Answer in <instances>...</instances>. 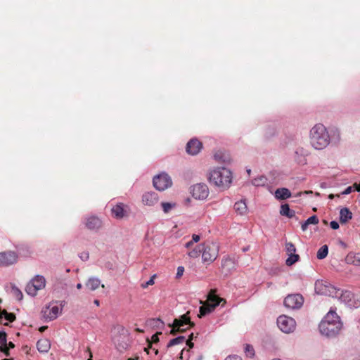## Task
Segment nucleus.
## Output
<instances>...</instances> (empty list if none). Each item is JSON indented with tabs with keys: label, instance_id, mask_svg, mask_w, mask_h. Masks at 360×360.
<instances>
[{
	"label": "nucleus",
	"instance_id": "obj_59",
	"mask_svg": "<svg viewBox=\"0 0 360 360\" xmlns=\"http://www.w3.org/2000/svg\"><path fill=\"white\" fill-rule=\"evenodd\" d=\"M153 350L155 351V354H158V349H153Z\"/></svg>",
	"mask_w": 360,
	"mask_h": 360
},
{
	"label": "nucleus",
	"instance_id": "obj_35",
	"mask_svg": "<svg viewBox=\"0 0 360 360\" xmlns=\"http://www.w3.org/2000/svg\"><path fill=\"white\" fill-rule=\"evenodd\" d=\"M202 253V248L200 245L195 248L193 250H191L188 255L190 257L192 258H197L200 256V255Z\"/></svg>",
	"mask_w": 360,
	"mask_h": 360
},
{
	"label": "nucleus",
	"instance_id": "obj_20",
	"mask_svg": "<svg viewBox=\"0 0 360 360\" xmlns=\"http://www.w3.org/2000/svg\"><path fill=\"white\" fill-rule=\"evenodd\" d=\"M37 348L39 352L46 353L51 348V344L47 339H40L37 342Z\"/></svg>",
	"mask_w": 360,
	"mask_h": 360
},
{
	"label": "nucleus",
	"instance_id": "obj_33",
	"mask_svg": "<svg viewBox=\"0 0 360 360\" xmlns=\"http://www.w3.org/2000/svg\"><path fill=\"white\" fill-rule=\"evenodd\" d=\"M185 341L184 336H178L177 338L172 339L167 344V347H170L179 344H181Z\"/></svg>",
	"mask_w": 360,
	"mask_h": 360
},
{
	"label": "nucleus",
	"instance_id": "obj_11",
	"mask_svg": "<svg viewBox=\"0 0 360 360\" xmlns=\"http://www.w3.org/2000/svg\"><path fill=\"white\" fill-rule=\"evenodd\" d=\"M304 302L303 297L300 294L288 295L284 300V306L290 309H300Z\"/></svg>",
	"mask_w": 360,
	"mask_h": 360
},
{
	"label": "nucleus",
	"instance_id": "obj_6",
	"mask_svg": "<svg viewBox=\"0 0 360 360\" xmlns=\"http://www.w3.org/2000/svg\"><path fill=\"white\" fill-rule=\"evenodd\" d=\"M190 193L195 200H204L210 194L208 186L205 183H198L190 187Z\"/></svg>",
	"mask_w": 360,
	"mask_h": 360
},
{
	"label": "nucleus",
	"instance_id": "obj_2",
	"mask_svg": "<svg viewBox=\"0 0 360 360\" xmlns=\"http://www.w3.org/2000/svg\"><path fill=\"white\" fill-rule=\"evenodd\" d=\"M208 181L210 184L225 190L230 187L232 182V173L226 167H216L209 172Z\"/></svg>",
	"mask_w": 360,
	"mask_h": 360
},
{
	"label": "nucleus",
	"instance_id": "obj_9",
	"mask_svg": "<svg viewBox=\"0 0 360 360\" xmlns=\"http://www.w3.org/2000/svg\"><path fill=\"white\" fill-rule=\"evenodd\" d=\"M342 327V322H335V325L324 321H321L319 324V330L321 334L328 337L336 335Z\"/></svg>",
	"mask_w": 360,
	"mask_h": 360
},
{
	"label": "nucleus",
	"instance_id": "obj_7",
	"mask_svg": "<svg viewBox=\"0 0 360 360\" xmlns=\"http://www.w3.org/2000/svg\"><path fill=\"white\" fill-rule=\"evenodd\" d=\"M277 325L279 329L285 333H291L296 328V322L294 319L286 315H281L277 319Z\"/></svg>",
	"mask_w": 360,
	"mask_h": 360
},
{
	"label": "nucleus",
	"instance_id": "obj_60",
	"mask_svg": "<svg viewBox=\"0 0 360 360\" xmlns=\"http://www.w3.org/2000/svg\"><path fill=\"white\" fill-rule=\"evenodd\" d=\"M304 193H306V194L312 193V191H305Z\"/></svg>",
	"mask_w": 360,
	"mask_h": 360
},
{
	"label": "nucleus",
	"instance_id": "obj_40",
	"mask_svg": "<svg viewBox=\"0 0 360 360\" xmlns=\"http://www.w3.org/2000/svg\"><path fill=\"white\" fill-rule=\"evenodd\" d=\"M149 323L151 326H154L156 327H160V326H163L164 323L160 319H153L149 321Z\"/></svg>",
	"mask_w": 360,
	"mask_h": 360
},
{
	"label": "nucleus",
	"instance_id": "obj_1",
	"mask_svg": "<svg viewBox=\"0 0 360 360\" xmlns=\"http://www.w3.org/2000/svg\"><path fill=\"white\" fill-rule=\"evenodd\" d=\"M309 139L311 146L316 150L324 149L330 143V136L326 127L320 123L311 129Z\"/></svg>",
	"mask_w": 360,
	"mask_h": 360
},
{
	"label": "nucleus",
	"instance_id": "obj_48",
	"mask_svg": "<svg viewBox=\"0 0 360 360\" xmlns=\"http://www.w3.org/2000/svg\"><path fill=\"white\" fill-rule=\"evenodd\" d=\"M15 345L12 342H10L8 344L7 343V347L5 348L6 352L8 353V349H13Z\"/></svg>",
	"mask_w": 360,
	"mask_h": 360
},
{
	"label": "nucleus",
	"instance_id": "obj_8",
	"mask_svg": "<svg viewBox=\"0 0 360 360\" xmlns=\"http://www.w3.org/2000/svg\"><path fill=\"white\" fill-rule=\"evenodd\" d=\"M193 326V323L191 322L190 319L186 315H183L179 319H175L172 324H169L172 328L170 333L174 335L177 331L184 332Z\"/></svg>",
	"mask_w": 360,
	"mask_h": 360
},
{
	"label": "nucleus",
	"instance_id": "obj_45",
	"mask_svg": "<svg viewBox=\"0 0 360 360\" xmlns=\"http://www.w3.org/2000/svg\"><path fill=\"white\" fill-rule=\"evenodd\" d=\"M352 186H348L342 193V195H348L352 191Z\"/></svg>",
	"mask_w": 360,
	"mask_h": 360
},
{
	"label": "nucleus",
	"instance_id": "obj_51",
	"mask_svg": "<svg viewBox=\"0 0 360 360\" xmlns=\"http://www.w3.org/2000/svg\"><path fill=\"white\" fill-rule=\"evenodd\" d=\"M295 212L294 210H290L288 215H287L286 217H288L289 218H292L293 217H295Z\"/></svg>",
	"mask_w": 360,
	"mask_h": 360
},
{
	"label": "nucleus",
	"instance_id": "obj_39",
	"mask_svg": "<svg viewBox=\"0 0 360 360\" xmlns=\"http://www.w3.org/2000/svg\"><path fill=\"white\" fill-rule=\"evenodd\" d=\"M290 207L288 204H284L281 206L280 214L283 216L288 215L290 212Z\"/></svg>",
	"mask_w": 360,
	"mask_h": 360
},
{
	"label": "nucleus",
	"instance_id": "obj_64",
	"mask_svg": "<svg viewBox=\"0 0 360 360\" xmlns=\"http://www.w3.org/2000/svg\"><path fill=\"white\" fill-rule=\"evenodd\" d=\"M358 264H360V257L356 260Z\"/></svg>",
	"mask_w": 360,
	"mask_h": 360
},
{
	"label": "nucleus",
	"instance_id": "obj_62",
	"mask_svg": "<svg viewBox=\"0 0 360 360\" xmlns=\"http://www.w3.org/2000/svg\"><path fill=\"white\" fill-rule=\"evenodd\" d=\"M136 330H137L138 332H141V333L143 332V330H141V329H139V328H137V329H136Z\"/></svg>",
	"mask_w": 360,
	"mask_h": 360
},
{
	"label": "nucleus",
	"instance_id": "obj_50",
	"mask_svg": "<svg viewBox=\"0 0 360 360\" xmlns=\"http://www.w3.org/2000/svg\"><path fill=\"white\" fill-rule=\"evenodd\" d=\"M352 186V189L354 188L356 191H360V183L359 184H354Z\"/></svg>",
	"mask_w": 360,
	"mask_h": 360
},
{
	"label": "nucleus",
	"instance_id": "obj_27",
	"mask_svg": "<svg viewBox=\"0 0 360 360\" xmlns=\"http://www.w3.org/2000/svg\"><path fill=\"white\" fill-rule=\"evenodd\" d=\"M0 350L5 353L6 356H9V353L6 352L5 348L7 347L6 333L4 331H0Z\"/></svg>",
	"mask_w": 360,
	"mask_h": 360
},
{
	"label": "nucleus",
	"instance_id": "obj_4",
	"mask_svg": "<svg viewBox=\"0 0 360 360\" xmlns=\"http://www.w3.org/2000/svg\"><path fill=\"white\" fill-rule=\"evenodd\" d=\"M202 259L204 263L213 262L219 255V245L216 243H207L202 245Z\"/></svg>",
	"mask_w": 360,
	"mask_h": 360
},
{
	"label": "nucleus",
	"instance_id": "obj_18",
	"mask_svg": "<svg viewBox=\"0 0 360 360\" xmlns=\"http://www.w3.org/2000/svg\"><path fill=\"white\" fill-rule=\"evenodd\" d=\"M306 150L303 148H298L295 151L294 160L299 165H304L307 163Z\"/></svg>",
	"mask_w": 360,
	"mask_h": 360
},
{
	"label": "nucleus",
	"instance_id": "obj_52",
	"mask_svg": "<svg viewBox=\"0 0 360 360\" xmlns=\"http://www.w3.org/2000/svg\"><path fill=\"white\" fill-rule=\"evenodd\" d=\"M186 345L190 347V348H192L193 347V343L191 342V340H188L186 341Z\"/></svg>",
	"mask_w": 360,
	"mask_h": 360
},
{
	"label": "nucleus",
	"instance_id": "obj_14",
	"mask_svg": "<svg viewBox=\"0 0 360 360\" xmlns=\"http://www.w3.org/2000/svg\"><path fill=\"white\" fill-rule=\"evenodd\" d=\"M111 212L113 217L121 219L127 215L128 206L122 202H119L112 207Z\"/></svg>",
	"mask_w": 360,
	"mask_h": 360
},
{
	"label": "nucleus",
	"instance_id": "obj_49",
	"mask_svg": "<svg viewBox=\"0 0 360 360\" xmlns=\"http://www.w3.org/2000/svg\"><path fill=\"white\" fill-rule=\"evenodd\" d=\"M199 240H200V236L199 235L193 234L192 236V241H193V243H197Z\"/></svg>",
	"mask_w": 360,
	"mask_h": 360
},
{
	"label": "nucleus",
	"instance_id": "obj_54",
	"mask_svg": "<svg viewBox=\"0 0 360 360\" xmlns=\"http://www.w3.org/2000/svg\"><path fill=\"white\" fill-rule=\"evenodd\" d=\"M87 351L89 353V356H90L89 359H88L87 360H92V354H91V352L90 351V349L89 347L87 348Z\"/></svg>",
	"mask_w": 360,
	"mask_h": 360
},
{
	"label": "nucleus",
	"instance_id": "obj_19",
	"mask_svg": "<svg viewBox=\"0 0 360 360\" xmlns=\"http://www.w3.org/2000/svg\"><path fill=\"white\" fill-rule=\"evenodd\" d=\"M335 325V322H341L340 316L335 310L330 309L322 321Z\"/></svg>",
	"mask_w": 360,
	"mask_h": 360
},
{
	"label": "nucleus",
	"instance_id": "obj_41",
	"mask_svg": "<svg viewBox=\"0 0 360 360\" xmlns=\"http://www.w3.org/2000/svg\"><path fill=\"white\" fill-rule=\"evenodd\" d=\"M155 276H156L155 274L152 276L151 278L146 283H143L141 284V287L143 288H146L149 285H153L154 284V278H155Z\"/></svg>",
	"mask_w": 360,
	"mask_h": 360
},
{
	"label": "nucleus",
	"instance_id": "obj_42",
	"mask_svg": "<svg viewBox=\"0 0 360 360\" xmlns=\"http://www.w3.org/2000/svg\"><path fill=\"white\" fill-rule=\"evenodd\" d=\"M79 257L81 258L82 260L86 261L89 257V252H82L79 255Z\"/></svg>",
	"mask_w": 360,
	"mask_h": 360
},
{
	"label": "nucleus",
	"instance_id": "obj_25",
	"mask_svg": "<svg viewBox=\"0 0 360 360\" xmlns=\"http://www.w3.org/2000/svg\"><path fill=\"white\" fill-rule=\"evenodd\" d=\"M234 210L238 214L242 215L246 213L248 207L245 201L240 200L235 203Z\"/></svg>",
	"mask_w": 360,
	"mask_h": 360
},
{
	"label": "nucleus",
	"instance_id": "obj_34",
	"mask_svg": "<svg viewBox=\"0 0 360 360\" xmlns=\"http://www.w3.org/2000/svg\"><path fill=\"white\" fill-rule=\"evenodd\" d=\"M11 293L18 300H21L22 299L23 295L21 290L15 285L11 287Z\"/></svg>",
	"mask_w": 360,
	"mask_h": 360
},
{
	"label": "nucleus",
	"instance_id": "obj_58",
	"mask_svg": "<svg viewBox=\"0 0 360 360\" xmlns=\"http://www.w3.org/2000/svg\"><path fill=\"white\" fill-rule=\"evenodd\" d=\"M193 333H191V334L190 335V336H189V339H188V340H193Z\"/></svg>",
	"mask_w": 360,
	"mask_h": 360
},
{
	"label": "nucleus",
	"instance_id": "obj_10",
	"mask_svg": "<svg viewBox=\"0 0 360 360\" xmlns=\"http://www.w3.org/2000/svg\"><path fill=\"white\" fill-rule=\"evenodd\" d=\"M154 187L158 191H165L172 185L170 176L165 172H162L153 179Z\"/></svg>",
	"mask_w": 360,
	"mask_h": 360
},
{
	"label": "nucleus",
	"instance_id": "obj_12",
	"mask_svg": "<svg viewBox=\"0 0 360 360\" xmlns=\"http://www.w3.org/2000/svg\"><path fill=\"white\" fill-rule=\"evenodd\" d=\"M18 255L13 251L0 252V266H8L17 262Z\"/></svg>",
	"mask_w": 360,
	"mask_h": 360
},
{
	"label": "nucleus",
	"instance_id": "obj_24",
	"mask_svg": "<svg viewBox=\"0 0 360 360\" xmlns=\"http://www.w3.org/2000/svg\"><path fill=\"white\" fill-rule=\"evenodd\" d=\"M335 296H340V299L341 300V301L345 302L346 304H349V305H351L349 304V301L351 300V297L352 296V294L351 293V292L349 291H340V290H338L336 292V295Z\"/></svg>",
	"mask_w": 360,
	"mask_h": 360
},
{
	"label": "nucleus",
	"instance_id": "obj_17",
	"mask_svg": "<svg viewBox=\"0 0 360 360\" xmlns=\"http://www.w3.org/2000/svg\"><path fill=\"white\" fill-rule=\"evenodd\" d=\"M85 225L90 230H98L101 227L102 222L99 218L92 216L86 218Z\"/></svg>",
	"mask_w": 360,
	"mask_h": 360
},
{
	"label": "nucleus",
	"instance_id": "obj_47",
	"mask_svg": "<svg viewBox=\"0 0 360 360\" xmlns=\"http://www.w3.org/2000/svg\"><path fill=\"white\" fill-rule=\"evenodd\" d=\"M225 360H242V359L238 356L233 355V356H229L228 357H226L225 359Z\"/></svg>",
	"mask_w": 360,
	"mask_h": 360
},
{
	"label": "nucleus",
	"instance_id": "obj_21",
	"mask_svg": "<svg viewBox=\"0 0 360 360\" xmlns=\"http://www.w3.org/2000/svg\"><path fill=\"white\" fill-rule=\"evenodd\" d=\"M291 197V193L286 188H280L275 191V198L278 200H285Z\"/></svg>",
	"mask_w": 360,
	"mask_h": 360
},
{
	"label": "nucleus",
	"instance_id": "obj_29",
	"mask_svg": "<svg viewBox=\"0 0 360 360\" xmlns=\"http://www.w3.org/2000/svg\"><path fill=\"white\" fill-rule=\"evenodd\" d=\"M328 253V248L326 245H324L319 249L317 254H316V257L319 259H323L327 257Z\"/></svg>",
	"mask_w": 360,
	"mask_h": 360
},
{
	"label": "nucleus",
	"instance_id": "obj_31",
	"mask_svg": "<svg viewBox=\"0 0 360 360\" xmlns=\"http://www.w3.org/2000/svg\"><path fill=\"white\" fill-rule=\"evenodd\" d=\"M266 179L263 176H260L257 178H255L252 181V184L255 186H263L266 184Z\"/></svg>",
	"mask_w": 360,
	"mask_h": 360
},
{
	"label": "nucleus",
	"instance_id": "obj_30",
	"mask_svg": "<svg viewBox=\"0 0 360 360\" xmlns=\"http://www.w3.org/2000/svg\"><path fill=\"white\" fill-rule=\"evenodd\" d=\"M288 255V257L285 261V264L287 266H292L295 262H297L300 259V256L295 254V252L294 254H289Z\"/></svg>",
	"mask_w": 360,
	"mask_h": 360
},
{
	"label": "nucleus",
	"instance_id": "obj_13",
	"mask_svg": "<svg viewBox=\"0 0 360 360\" xmlns=\"http://www.w3.org/2000/svg\"><path fill=\"white\" fill-rule=\"evenodd\" d=\"M63 309V305L59 307L58 305L53 303L50 304L46 309L43 311L44 316L46 320L53 321L56 319L58 315L61 313Z\"/></svg>",
	"mask_w": 360,
	"mask_h": 360
},
{
	"label": "nucleus",
	"instance_id": "obj_43",
	"mask_svg": "<svg viewBox=\"0 0 360 360\" xmlns=\"http://www.w3.org/2000/svg\"><path fill=\"white\" fill-rule=\"evenodd\" d=\"M184 272V268L183 266H179L177 268L176 278L181 277Z\"/></svg>",
	"mask_w": 360,
	"mask_h": 360
},
{
	"label": "nucleus",
	"instance_id": "obj_22",
	"mask_svg": "<svg viewBox=\"0 0 360 360\" xmlns=\"http://www.w3.org/2000/svg\"><path fill=\"white\" fill-rule=\"evenodd\" d=\"M100 285L101 280L96 277L89 278L85 284L86 288L91 291H94L98 289Z\"/></svg>",
	"mask_w": 360,
	"mask_h": 360
},
{
	"label": "nucleus",
	"instance_id": "obj_53",
	"mask_svg": "<svg viewBox=\"0 0 360 360\" xmlns=\"http://www.w3.org/2000/svg\"><path fill=\"white\" fill-rule=\"evenodd\" d=\"M193 241H192V240L188 241V242H187V243H186L185 247H186V248H189L191 245H193Z\"/></svg>",
	"mask_w": 360,
	"mask_h": 360
},
{
	"label": "nucleus",
	"instance_id": "obj_5",
	"mask_svg": "<svg viewBox=\"0 0 360 360\" xmlns=\"http://www.w3.org/2000/svg\"><path fill=\"white\" fill-rule=\"evenodd\" d=\"M46 280L43 276H35L26 285V292L34 297L37 295L38 290L45 288Z\"/></svg>",
	"mask_w": 360,
	"mask_h": 360
},
{
	"label": "nucleus",
	"instance_id": "obj_15",
	"mask_svg": "<svg viewBox=\"0 0 360 360\" xmlns=\"http://www.w3.org/2000/svg\"><path fill=\"white\" fill-rule=\"evenodd\" d=\"M202 148V143L197 139H191L186 144V152L191 155H197Z\"/></svg>",
	"mask_w": 360,
	"mask_h": 360
},
{
	"label": "nucleus",
	"instance_id": "obj_32",
	"mask_svg": "<svg viewBox=\"0 0 360 360\" xmlns=\"http://www.w3.org/2000/svg\"><path fill=\"white\" fill-rule=\"evenodd\" d=\"M221 265L224 268L228 267L229 270L234 268V262L230 257L224 258L221 262Z\"/></svg>",
	"mask_w": 360,
	"mask_h": 360
},
{
	"label": "nucleus",
	"instance_id": "obj_63",
	"mask_svg": "<svg viewBox=\"0 0 360 360\" xmlns=\"http://www.w3.org/2000/svg\"><path fill=\"white\" fill-rule=\"evenodd\" d=\"M247 172H248V174H250V172H251V169H248V170H247Z\"/></svg>",
	"mask_w": 360,
	"mask_h": 360
},
{
	"label": "nucleus",
	"instance_id": "obj_56",
	"mask_svg": "<svg viewBox=\"0 0 360 360\" xmlns=\"http://www.w3.org/2000/svg\"><path fill=\"white\" fill-rule=\"evenodd\" d=\"M82 288V285L81 283H77V289H81Z\"/></svg>",
	"mask_w": 360,
	"mask_h": 360
},
{
	"label": "nucleus",
	"instance_id": "obj_36",
	"mask_svg": "<svg viewBox=\"0 0 360 360\" xmlns=\"http://www.w3.org/2000/svg\"><path fill=\"white\" fill-rule=\"evenodd\" d=\"M175 203L172 202H162L161 206L165 213H168L170 210L175 207Z\"/></svg>",
	"mask_w": 360,
	"mask_h": 360
},
{
	"label": "nucleus",
	"instance_id": "obj_61",
	"mask_svg": "<svg viewBox=\"0 0 360 360\" xmlns=\"http://www.w3.org/2000/svg\"><path fill=\"white\" fill-rule=\"evenodd\" d=\"M329 198H330V199H333V198H334V195H333V194H330V195H329Z\"/></svg>",
	"mask_w": 360,
	"mask_h": 360
},
{
	"label": "nucleus",
	"instance_id": "obj_16",
	"mask_svg": "<svg viewBox=\"0 0 360 360\" xmlns=\"http://www.w3.org/2000/svg\"><path fill=\"white\" fill-rule=\"evenodd\" d=\"M158 200V193L153 191L146 192L142 195V202L146 206H154Z\"/></svg>",
	"mask_w": 360,
	"mask_h": 360
},
{
	"label": "nucleus",
	"instance_id": "obj_55",
	"mask_svg": "<svg viewBox=\"0 0 360 360\" xmlns=\"http://www.w3.org/2000/svg\"><path fill=\"white\" fill-rule=\"evenodd\" d=\"M94 303L96 306H99V304H100V302H99V300H95L94 301Z\"/></svg>",
	"mask_w": 360,
	"mask_h": 360
},
{
	"label": "nucleus",
	"instance_id": "obj_28",
	"mask_svg": "<svg viewBox=\"0 0 360 360\" xmlns=\"http://www.w3.org/2000/svg\"><path fill=\"white\" fill-rule=\"evenodd\" d=\"M2 319H5L9 322H13L15 319V316L12 313L7 312L6 310H1L0 311V323Z\"/></svg>",
	"mask_w": 360,
	"mask_h": 360
},
{
	"label": "nucleus",
	"instance_id": "obj_3",
	"mask_svg": "<svg viewBox=\"0 0 360 360\" xmlns=\"http://www.w3.org/2000/svg\"><path fill=\"white\" fill-rule=\"evenodd\" d=\"M200 302L202 305L200 307V314L198 316L201 318L213 311L221 302H223L222 305H224L226 303V300L216 295V290H211L207 296V300L205 302L200 301Z\"/></svg>",
	"mask_w": 360,
	"mask_h": 360
},
{
	"label": "nucleus",
	"instance_id": "obj_37",
	"mask_svg": "<svg viewBox=\"0 0 360 360\" xmlns=\"http://www.w3.org/2000/svg\"><path fill=\"white\" fill-rule=\"evenodd\" d=\"M285 251L288 255L294 254L296 252L295 246L292 243L287 242L285 243Z\"/></svg>",
	"mask_w": 360,
	"mask_h": 360
},
{
	"label": "nucleus",
	"instance_id": "obj_57",
	"mask_svg": "<svg viewBox=\"0 0 360 360\" xmlns=\"http://www.w3.org/2000/svg\"><path fill=\"white\" fill-rule=\"evenodd\" d=\"M45 329H46V327H41V328H40L39 330H40L41 332H43V331H44V330H45Z\"/></svg>",
	"mask_w": 360,
	"mask_h": 360
},
{
	"label": "nucleus",
	"instance_id": "obj_38",
	"mask_svg": "<svg viewBox=\"0 0 360 360\" xmlns=\"http://www.w3.org/2000/svg\"><path fill=\"white\" fill-rule=\"evenodd\" d=\"M245 352L247 356L252 357L255 355V350L252 345H246L245 347Z\"/></svg>",
	"mask_w": 360,
	"mask_h": 360
},
{
	"label": "nucleus",
	"instance_id": "obj_26",
	"mask_svg": "<svg viewBox=\"0 0 360 360\" xmlns=\"http://www.w3.org/2000/svg\"><path fill=\"white\" fill-rule=\"evenodd\" d=\"M319 220L316 215L311 216L305 221H304L302 224L301 229L303 231H305L307 229L309 225L317 224L319 223Z\"/></svg>",
	"mask_w": 360,
	"mask_h": 360
},
{
	"label": "nucleus",
	"instance_id": "obj_44",
	"mask_svg": "<svg viewBox=\"0 0 360 360\" xmlns=\"http://www.w3.org/2000/svg\"><path fill=\"white\" fill-rule=\"evenodd\" d=\"M330 226L333 229L335 230L338 229L340 227L338 222H337L336 221H330Z\"/></svg>",
	"mask_w": 360,
	"mask_h": 360
},
{
	"label": "nucleus",
	"instance_id": "obj_46",
	"mask_svg": "<svg viewBox=\"0 0 360 360\" xmlns=\"http://www.w3.org/2000/svg\"><path fill=\"white\" fill-rule=\"evenodd\" d=\"M161 334H162L161 332H159V333H157L156 334H154L152 336V341H153V342H158L159 341L158 335H161Z\"/></svg>",
	"mask_w": 360,
	"mask_h": 360
},
{
	"label": "nucleus",
	"instance_id": "obj_23",
	"mask_svg": "<svg viewBox=\"0 0 360 360\" xmlns=\"http://www.w3.org/2000/svg\"><path fill=\"white\" fill-rule=\"evenodd\" d=\"M352 218V212L347 207L342 208L340 211V221L342 224L347 223Z\"/></svg>",
	"mask_w": 360,
	"mask_h": 360
}]
</instances>
